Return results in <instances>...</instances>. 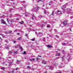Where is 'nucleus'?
Segmentation results:
<instances>
[{"label":"nucleus","mask_w":73,"mask_h":73,"mask_svg":"<svg viewBox=\"0 0 73 73\" xmlns=\"http://www.w3.org/2000/svg\"><path fill=\"white\" fill-rule=\"evenodd\" d=\"M31 40L32 41H35V38H34L33 39H31Z\"/></svg>","instance_id":"5701e85b"},{"label":"nucleus","mask_w":73,"mask_h":73,"mask_svg":"<svg viewBox=\"0 0 73 73\" xmlns=\"http://www.w3.org/2000/svg\"><path fill=\"white\" fill-rule=\"evenodd\" d=\"M19 46H20V44H18L16 46H15V48H18V47H19Z\"/></svg>","instance_id":"f8f14e48"},{"label":"nucleus","mask_w":73,"mask_h":73,"mask_svg":"<svg viewBox=\"0 0 73 73\" xmlns=\"http://www.w3.org/2000/svg\"><path fill=\"white\" fill-rule=\"evenodd\" d=\"M23 23H24V21H22V22H20L19 23L21 24H23Z\"/></svg>","instance_id":"412c9836"},{"label":"nucleus","mask_w":73,"mask_h":73,"mask_svg":"<svg viewBox=\"0 0 73 73\" xmlns=\"http://www.w3.org/2000/svg\"><path fill=\"white\" fill-rule=\"evenodd\" d=\"M38 17L40 19H41V17H42V16H41V15H40V16H39Z\"/></svg>","instance_id":"4be33fe9"},{"label":"nucleus","mask_w":73,"mask_h":73,"mask_svg":"<svg viewBox=\"0 0 73 73\" xmlns=\"http://www.w3.org/2000/svg\"><path fill=\"white\" fill-rule=\"evenodd\" d=\"M71 15H73V13H71Z\"/></svg>","instance_id":"de8ad7c7"},{"label":"nucleus","mask_w":73,"mask_h":73,"mask_svg":"<svg viewBox=\"0 0 73 73\" xmlns=\"http://www.w3.org/2000/svg\"><path fill=\"white\" fill-rule=\"evenodd\" d=\"M50 69L51 70H52V69H53V68H52V67H50Z\"/></svg>","instance_id":"2f4dec72"},{"label":"nucleus","mask_w":73,"mask_h":73,"mask_svg":"<svg viewBox=\"0 0 73 73\" xmlns=\"http://www.w3.org/2000/svg\"><path fill=\"white\" fill-rule=\"evenodd\" d=\"M28 36V35H27V34H25V36Z\"/></svg>","instance_id":"72a5a7b5"},{"label":"nucleus","mask_w":73,"mask_h":73,"mask_svg":"<svg viewBox=\"0 0 73 73\" xmlns=\"http://www.w3.org/2000/svg\"><path fill=\"white\" fill-rule=\"evenodd\" d=\"M9 53H12V52H11V51H9Z\"/></svg>","instance_id":"58836bf2"},{"label":"nucleus","mask_w":73,"mask_h":73,"mask_svg":"<svg viewBox=\"0 0 73 73\" xmlns=\"http://www.w3.org/2000/svg\"><path fill=\"white\" fill-rule=\"evenodd\" d=\"M13 43H16V41H15V40H14L13 41Z\"/></svg>","instance_id":"cd10ccee"},{"label":"nucleus","mask_w":73,"mask_h":73,"mask_svg":"<svg viewBox=\"0 0 73 73\" xmlns=\"http://www.w3.org/2000/svg\"><path fill=\"white\" fill-rule=\"evenodd\" d=\"M55 66H57V65H58V64H55Z\"/></svg>","instance_id":"c85d7f7f"},{"label":"nucleus","mask_w":73,"mask_h":73,"mask_svg":"<svg viewBox=\"0 0 73 73\" xmlns=\"http://www.w3.org/2000/svg\"><path fill=\"white\" fill-rule=\"evenodd\" d=\"M68 58V60H70V57H71V54H68L67 56Z\"/></svg>","instance_id":"7ed1b4c3"},{"label":"nucleus","mask_w":73,"mask_h":73,"mask_svg":"<svg viewBox=\"0 0 73 73\" xmlns=\"http://www.w3.org/2000/svg\"><path fill=\"white\" fill-rule=\"evenodd\" d=\"M60 55V53H57L56 54V56H59Z\"/></svg>","instance_id":"9b49d317"},{"label":"nucleus","mask_w":73,"mask_h":73,"mask_svg":"<svg viewBox=\"0 0 73 73\" xmlns=\"http://www.w3.org/2000/svg\"><path fill=\"white\" fill-rule=\"evenodd\" d=\"M27 68H28V69H30L31 68V67H30V66H28Z\"/></svg>","instance_id":"393cba45"},{"label":"nucleus","mask_w":73,"mask_h":73,"mask_svg":"<svg viewBox=\"0 0 73 73\" xmlns=\"http://www.w3.org/2000/svg\"><path fill=\"white\" fill-rule=\"evenodd\" d=\"M59 68H61V67L59 66Z\"/></svg>","instance_id":"4d7b16f0"},{"label":"nucleus","mask_w":73,"mask_h":73,"mask_svg":"<svg viewBox=\"0 0 73 73\" xmlns=\"http://www.w3.org/2000/svg\"><path fill=\"white\" fill-rule=\"evenodd\" d=\"M0 35H1V36H2L3 38H4V37H5V36L4 35L2 34H0Z\"/></svg>","instance_id":"423d86ee"},{"label":"nucleus","mask_w":73,"mask_h":73,"mask_svg":"<svg viewBox=\"0 0 73 73\" xmlns=\"http://www.w3.org/2000/svg\"><path fill=\"white\" fill-rule=\"evenodd\" d=\"M63 25L64 27H65L67 25V21H64L63 22Z\"/></svg>","instance_id":"f03ea898"},{"label":"nucleus","mask_w":73,"mask_h":73,"mask_svg":"<svg viewBox=\"0 0 73 73\" xmlns=\"http://www.w3.org/2000/svg\"><path fill=\"white\" fill-rule=\"evenodd\" d=\"M0 39H1V38L0 37Z\"/></svg>","instance_id":"864d4df0"},{"label":"nucleus","mask_w":73,"mask_h":73,"mask_svg":"<svg viewBox=\"0 0 73 73\" xmlns=\"http://www.w3.org/2000/svg\"><path fill=\"white\" fill-rule=\"evenodd\" d=\"M42 63L44 64H46V61H42Z\"/></svg>","instance_id":"0eeeda50"},{"label":"nucleus","mask_w":73,"mask_h":73,"mask_svg":"<svg viewBox=\"0 0 73 73\" xmlns=\"http://www.w3.org/2000/svg\"><path fill=\"white\" fill-rule=\"evenodd\" d=\"M18 69H19V68H16V69H15V70H17Z\"/></svg>","instance_id":"473e14b6"},{"label":"nucleus","mask_w":73,"mask_h":73,"mask_svg":"<svg viewBox=\"0 0 73 73\" xmlns=\"http://www.w3.org/2000/svg\"><path fill=\"white\" fill-rule=\"evenodd\" d=\"M47 28H49V27H50V26H47Z\"/></svg>","instance_id":"e433bc0d"},{"label":"nucleus","mask_w":73,"mask_h":73,"mask_svg":"<svg viewBox=\"0 0 73 73\" xmlns=\"http://www.w3.org/2000/svg\"><path fill=\"white\" fill-rule=\"evenodd\" d=\"M58 73H62V72H58Z\"/></svg>","instance_id":"c03bdc74"},{"label":"nucleus","mask_w":73,"mask_h":73,"mask_svg":"<svg viewBox=\"0 0 73 73\" xmlns=\"http://www.w3.org/2000/svg\"><path fill=\"white\" fill-rule=\"evenodd\" d=\"M44 23H45V24H46V23L44 22Z\"/></svg>","instance_id":"bf43d9fd"},{"label":"nucleus","mask_w":73,"mask_h":73,"mask_svg":"<svg viewBox=\"0 0 73 73\" xmlns=\"http://www.w3.org/2000/svg\"><path fill=\"white\" fill-rule=\"evenodd\" d=\"M1 24H5L6 25H7V24L5 23V21H4V20L2 19L1 20Z\"/></svg>","instance_id":"f257e3e1"},{"label":"nucleus","mask_w":73,"mask_h":73,"mask_svg":"<svg viewBox=\"0 0 73 73\" xmlns=\"http://www.w3.org/2000/svg\"><path fill=\"white\" fill-rule=\"evenodd\" d=\"M71 19H72L73 18V17H71Z\"/></svg>","instance_id":"49530a36"},{"label":"nucleus","mask_w":73,"mask_h":73,"mask_svg":"<svg viewBox=\"0 0 73 73\" xmlns=\"http://www.w3.org/2000/svg\"><path fill=\"white\" fill-rule=\"evenodd\" d=\"M35 58H33L31 59L30 60V61L31 62H33V61H35Z\"/></svg>","instance_id":"39448f33"},{"label":"nucleus","mask_w":73,"mask_h":73,"mask_svg":"<svg viewBox=\"0 0 73 73\" xmlns=\"http://www.w3.org/2000/svg\"><path fill=\"white\" fill-rule=\"evenodd\" d=\"M66 7L65 5H64L62 7V9L63 10V11H65V10L64 9V8H65Z\"/></svg>","instance_id":"20e7f679"},{"label":"nucleus","mask_w":73,"mask_h":73,"mask_svg":"<svg viewBox=\"0 0 73 73\" xmlns=\"http://www.w3.org/2000/svg\"><path fill=\"white\" fill-rule=\"evenodd\" d=\"M61 11H58V13L60 12L59 13H60V14H62V13H61Z\"/></svg>","instance_id":"ddd939ff"},{"label":"nucleus","mask_w":73,"mask_h":73,"mask_svg":"<svg viewBox=\"0 0 73 73\" xmlns=\"http://www.w3.org/2000/svg\"><path fill=\"white\" fill-rule=\"evenodd\" d=\"M66 45V43H63L62 44V45Z\"/></svg>","instance_id":"dca6fc26"},{"label":"nucleus","mask_w":73,"mask_h":73,"mask_svg":"<svg viewBox=\"0 0 73 73\" xmlns=\"http://www.w3.org/2000/svg\"><path fill=\"white\" fill-rule=\"evenodd\" d=\"M37 8H38V9L40 8L39 7H37Z\"/></svg>","instance_id":"a18cd8bd"},{"label":"nucleus","mask_w":73,"mask_h":73,"mask_svg":"<svg viewBox=\"0 0 73 73\" xmlns=\"http://www.w3.org/2000/svg\"><path fill=\"white\" fill-rule=\"evenodd\" d=\"M7 22H8V23H9V21L8 20V19H7Z\"/></svg>","instance_id":"a878e982"},{"label":"nucleus","mask_w":73,"mask_h":73,"mask_svg":"<svg viewBox=\"0 0 73 73\" xmlns=\"http://www.w3.org/2000/svg\"><path fill=\"white\" fill-rule=\"evenodd\" d=\"M23 54H26V52H23Z\"/></svg>","instance_id":"7c9ffc66"},{"label":"nucleus","mask_w":73,"mask_h":73,"mask_svg":"<svg viewBox=\"0 0 73 73\" xmlns=\"http://www.w3.org/2000/svg\"><path fill=\"white\" fill-rule=\"evenodd\" d=\"M69 9H68V11H69Z\"/></svg>","instance_id":"603ef678"},{"label":"nucleus","mask_w":73,"mask_h":73,"mask_svg":"<svg viewBox=\"0 0 73 73\" xmlns=\"http://www.w3.org/2000/svg\"><path fill=\"white\" fill-rule=\"evenodd\" d=\"M17 62H20V61H19V60H17Z\"/></svg>","instance_id":"ea45409f"},{"label":"nucleus","mask_w":73,"mask_h":73,"mask_svg":"<svg viewBox=\"0 0 73 73\" xmlns=\"http://www.w3.org/2000/svg\"><path fill=\"white\" fill-rule=\"evenodd\" d=\"M20 39H21V37H20L19 38V40H20Z\"/></svg>","instance_id":"f704fd0d"},{"label":"nucleus","mask_w":73,"mask_h":73,"mask_svg":"<svg viewBox=\"0 0 73 73\" xmlns=\"http://www.w3.org/2000/svg\"><path fill=\"white\" fill-rule=\"evenodd\" d=\"M70 31H72V29H70Z\"/></svg>","instance_id":"37998d69"},{"label":"nucleus","mask_w":73,"mask_h":73,"mask_svg":"<svg viewBox=\"0 0 73 73\" xmlns=\"http://www.w3.org/2000/svg\"><path fill=\"white\" fill-rule=\"evenodd\" d=\"M38 57H41V56L38 55Z\"/></svg>","instance_id":"c9c22d12"},{"label":"nucleus","mask_w":73,"mask_h":73,"mask_svg":"<svg viewBox=\"0 0 73 73\" xmlns=\"http://www.w3.org/2000/svg\"><path fill=\"white\" fill-rule=\"evenodd\" d=\"M19 34H19V33H17V35H19Z\"/></svg>","instance_id":"a19ab883"},{"label":"nucleus","mask_w":73,"mask_h":73,"mask_svg":"<svg viewBox=\"0 0 73 73\" xmlns=\"http://www.w3.org/2000/svg\"><path fill=\"white\" fill-rule=\"evenodd\" d=\"M32 16H33V17L32 18V20H33V18L34 17V14H33L32 15Z\"/></svg>","instance_id":"f3484780"},{"label":"nucleus","mask_w":73,"mask_h":73,"mask_svg":"<svg viewBox=\"0 0 73 73\" xmlns=\"http://www.w3.org/2000/svg\"><path fill=\"white\" fill-rule=\"evenodd\" d=\"M25 1H23L24 3H25Z\"/></svg>","instance_id":"6e6d98bb"},{"label":"nucleus","mask_w":73,"mask_h":73,"mask_svg":"<svg viewBox=\"0 0 73 73\" xmlns=\"http://www.w3.org/2000/svg\"><path fill=\"white\" fill-rule=\"evenodd\" d=\"M70 50H71V52H72V51H73V50H72V49H71Z\"/></svg>","instance_id":"4c0bfd02"},{"label":"nucleus","mask_w":73,"mask_h":73,"mask_svg":"<svg viewBox=\"0 0 73 73\" xmlns=\"http://www.w3.org/2000/svg\"><path fill=\"white\" fill-rule=\"evenodd\" d=\"M38 34H39V35H40V34H41V33H39Z\"/></svg>","instance_id":"79ce46f5"},{"label":"nucleus","mask_w":73,"mask_h":73,"mask_svg":"<svg viewBox=\"0 0 73 73\" xmlns=\"http://www.w3.org/2000/svg\"><path fill=\"white\" fill-rule=\"evenodd\" d=\"M7 49H8V47H7Z\"/></svg>","instance_id":"052dcab7"},{"label":"nucleus","mask_w":73,"mask_h":73,"mask_svg":"<svg viewBox=\"0 0 73 73\" xmlns=\"http://www.w3.org/2000/svg\"><path fill=\"white\" fill-rule=\"evenodd\" d=\"M19 20V19H17V20Z\"/></svg>","instance_id":"09e8293b"},{"label":"nucleus","mask_w":73,"mask_h":73,"mask_svg":"<svg viewBox=\"0 0 73 73\" xmlns=\"http://www.w3.org/2000/svg\"><path fill=\"white\" fill-rule=\"evenodd\" d=\"M6 33H7V32H6Z\"/></svg>","instance_id":"338daca9"},{"label":"nucleus","mask_w":73,"mask_h":73,"mask_svg":"<svg viewBox=\"0 0 73 73\" xmlns=\"http://www.w3.org/2000/svg\"><path fill=\"white\" fill-rule=\"evenodd\" d=\"M20 49L21 51H23V48L21 47H20Z\"/></svg>","instance_id":"6ab92c4d"},{"label":"nucleus","mask_w":73,"mask_h":73,"mask_svg":"<svg viewBox=\"0 0 73 73\" xmlns=\"http://www.w3.org/2000/svg\"><path fill=\"white\" fill-rule=\"evenodd\" d=\"M9 33H12V31H9Z\"/></svg>","instance_id":"bb28decb"},{"label":"nucleus","mask_w":73,"mask_h":73,"mask_svg":"<svg viewBox=\"0 0 73 73\" xmlns=\"http://www.w3.org/2000/svg\"><path fill=\"white\" fill-rule=\"evenodd\" d=\"M40 59L39 58H38L37 57L36 58V60L37 61H40Z\"/></svg>","instance_id":"6e6552de"},{"label":"nucleus","mask_w":73,"mask_h":73,"mask_svg":"<svg viewBox=\"0 0 73 73\" xmlns=\"http://www.w3.org/2000/svg\"><path fill=\"white\" fill-rule=\"evenodd\" d=\"M37 11H38V10H37V11H36V12H37Z\"/></svg>","instance_id":"69168bd1"},{"label":"nucleus","mask_w":73,"mask_h":73,"mask_svg":"<svg viewBox=\"0 0 73 73\" xmlns=\"http://www.w3.org/2000/svg\"><path fill=\"white\" fill-rule=\"evenodd\" d=\"M49 5H50V4H49Z\"/></svg>","instance_id":"13d9d810"},{"label":"nucleus","mask_w":73,"mask_h":73,"mask_svg":"<svg viewBox=\"0 0 73 73\" xmlns=\"http://www.w3.org/2000/svg\"><path fill=\"white\" fill-rule=\"evenodd\" d=\"M11 1H13V0H11Z\"/></svg>","instance_id":"8fccbe9b"},{"label":"nucleus","mask_w":73,"mask_h":73,"mask_svg":"<svg viewBox=\"0 0 73 73\" xmlns=\"http://www.w3.org/2000/svg\"><path fill=\"white\" fill-rule=\"evenodd\" d=\"M56 37H57V35H56Z\"/></svg>","instance_id":"3c124183"},{"label":"nucleus","mask_w":73,"mask_h":73,"mask_svg":"<svg viewBox=\"0 0 73 73\" xmlns=\"http://www.w3.org/2000/svg\"><path fill=\"white\" fill-rule=\"evenodd\" d=\"M5 42H8V41L7 40H5Z\"/></svg>","instance_id":"c756f323"},{"label":"nucleus","mask_w":73,"mask_h":73,"mask_svg":"<svg viewBox=\"0 0 73 73\" xmlns=\"http://www.w3.org/2000/svg\"><path fill=\"white\" fill-rule=\"evenodd\" d=\"M1 69L2 70H4L5 69V68L4 67H2L1 68Z\"/></svg>","instance_id":"2eb2a0df"},{"label":"nucleus","mask_w":73,"mask_h":73,"mask_svg":"<svg viewBox=\"0 0 73 73\" xmlns=\"http://www.w3.org/2000/svg\"><path fill=\"white\" fill-rule=\"evenodd\" d=\"M44 5H43V7H44Z\"/></svg>","instance_id":"0e129e2a"},{"label":"nucleus","mask_w":73,"mask_h":73,"mask_svg":"<svg viewBox=\"0 0 73 73\" xmlns=\"http://www.w3.org/2000/svg\"><path fill=\"white\" fill-rule=\"evenodd\" d=\"M47 47H48V48H51L52 46L51 45H47Z\"/></svg>","instance_id":"9d476101"},{"label":"nucleus","mask_w":73,"mask_h":73,"mask_svg":"<svg viewBox=\"0 0 73 73\" xmlns=\"http://www.w3.org/2000/svg\"><path fill=\"white\" fill-rule=\"evenodd\" d=\"M44 14H46V11L45 10H44Z\"/></svg>","instance_id":"b1692460"},{"label":"nucleus","mask_w":73,"mask_h":73,"mask_svg":"<svg viewBox=\"0 0 73 73\" xmlns=\"http://www.w3.org/2000/svg\"><path fill=\"white\" fill-rule=\"evenodd\" d=\"M19 30L16 29L14 31V32H19Z\"/></svg>","instance_id":"1a4fd4ad"},{"label":"nucleus","mask_w":73,"mask_h":73,"mask_svg":"<svg viewBox=\"0 0 73 73\" xmlns=\"http://www.w3.org/2000/svg\"><path fill=\"white\" fill-rule=\"evenodd\" d=\"M67 13H68V11H67Z\"/></svg>","instance_id":"5fc2aeb1"},{"label":"nucleus","mask_w":73,"mask_h":73,"mask_svg":"<svg viewBox=\"0 0 73 73\" xmlns=\"http://www.w3.org/2000/svg\"><path fill=\"white\" fill-rule=\"evenodd\" d=\"M52 15H54V11H52Z\"/></svg>","instance_id":"aec40b11"},{"label":"nucleus","mask_w":73,"mask_h":73,"mask_svg":"<svg viewBox=\"0 0 73 73\" xmlns=\"http://www.w3.org/2000/svg\"><path fill=\"white\" fill-rule=\"evenodd\" d=\"M10 17H11V15H10Z\"/></svg>","instance_id":"680f3d73"},{"label":"nucleus","mask_w":73,"mask_h":73,"mask_svg":"<svg viewBox=\"0 0 73 73\" xmlns=\"http://www.w3.org/2000/svg\"><path fill=\"white\" fill-rule=\"evenodd\" d=\"M14 53H15V54H17V51H14Z\"/></svg>","instance_id":"a211bd4d"},{"label":"nucleus","mask_w":73,"mask_h":73,"mask_svg":"<svg viewBox=\"0 0 73 73\" xmlns=\"http://www.w3.org/2000/svg\"><path fill=\"white\" fill-rule=\"evenodd\" d=\"M25 59H26V58H25Z\"/></svg>","instance_id":"774afa93"},{"label":"nucleus","mask_w":73,"mask_h":73,"mask_svg":"<svg viewBox=\"0 0 73 73\" xmlns=\"http://www.w3.org/2000/svg\"><path fill=\"white\" fill-rule=\"evenodd\" d=\"M62 60L63 61L64 60H65V58L64 56H63L62 57Z\"/></svg>","instance_id":"4468645a"},{"label":"nucleus","mask_w":73,"mask_h":73,"mask_svg":"<svg viewBox=\"0 0 73 73\" xmlns=\"http://www.w3.org/2000/svg\"><path fill=\"white\" fill-rule=\"evenodd\" d=\"M35 34H36V32H35Z\"/></svg>","instance_id":"e2e57ef3"}]
</instances>
